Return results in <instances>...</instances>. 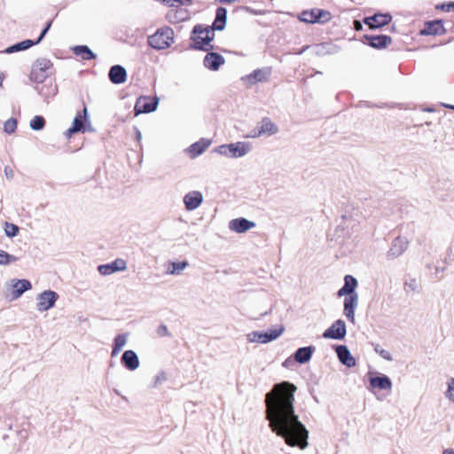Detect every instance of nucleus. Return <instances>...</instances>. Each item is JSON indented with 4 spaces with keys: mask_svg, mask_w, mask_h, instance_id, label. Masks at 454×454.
Wrapping results in <instances>:
<instances>
[{
    "mask_svg": "<svg viewBox=\"0 0 454 454\" xmlns=\"http://www.w3.org/2000/svg\"><path fill=\"white\" fill-rule=\"evenodd\" d=\"M296 390L297 387L289 381L275 384L265 395V418L270 430L288 446L304 450L309 445V430L295 413Z\"/></svg>",
    "mask_w": 454,
    "mask_h": 454,
    "instance_id": "1",
    "label": "nucleus"
},
{
    "mask_svg": "<svg viewBox=\"0 0 454 454\" xmlns=\"http://www.w3.org/2000/svg\"><path fill=\"white\" fill-rule=\"evenodd\" d=\"M192 33L195 35L192 38L193 49L207 51L214 48L210 43L213 41L215 34L209 26L204 27L201 25H197L193 27Z\"/></svg>",
    "mask_w": 454,
    "mask_h": 454,
    "instance_id": "2",
    "label": "nucleus"
},
{
    "mask_svg": "<svg viewBox=\"0 0 454 454\" xmlns=\"http://www.w3.org/2000/svg\"><path fill=\"white\" fill-rule=\"evenodd\" d=\"M252 147L247 142L239 141L227 145H221L215 148L214 152L227 158H241L246 156Z\"/></svg>",
    "mask_w": 454,
    "mask_h": 454,
    "instance_id": "3",
    "label": "nucleus"
},
{
    "mask_svg": "<svg viewBox=\"0 0 454 454\" xmlns=\"http://www.w3.org/2000/svg\"><path fill=\"white\" fill-rule=\"evenodd\" d=\"M174 43V31L168 27L158 29L148 37V44L156 50L168 48Z\"/></svg>",
    "mask_w": 454,
    "mask_h": 454,
    "instance_id": "4",
    "label": "nucleus"
},
{
    "mask_svg": "<svg viewBox=\"0 0 454 454\" xmlns=\"http://www.w3.org/2000/svg\"><path fill=\"white\" fill-rule=\"evenodd\" d=\"M284 325H279L278 328L271 329L265 333L254 331L247 335V339L251 343L258 342L265 344L277 340L284 333Z\"/></svg>",
    "mask_w": 454,
    "mask_h": 454,
    "instance_id": "5",
    "label": "nucleus"
},
{
    "mask_svg": "<svg viewBox=\"0 0 454 454\" xmlns=\"http://www.w3.org/2000/svg\"><path fill=\"white\" fill-rule=\"evenodd\" d=\"M52 64L50 59L42 58L35 60L33 64L31 71V79L36 82H43L48 76L47 71L51 67Z\"/></svg>",
    "mask_w": 454,
    "mask_h": 454,
    "instance_id": "6",
    "label": "nucleus"
},
{
    "mask_svg": "<svg viewBox=\"0 0 454 454\" xmlns=\"http://www.w3.org/2000/svg\"><path fill=\"white\" fill-rule=\"evenodd\" d=\"M298 18L305 23L325 22L331 19V14L325 10L312 9L301 12Z\"/></svg>",
    "mask_w": 454,
    "mask_h": 454,
    "instance_id": "7",
    "label": "nucleus"
},
{
    "mask_svg": "<svg viewBox=\"0 0 454 454\" xmlns=\"http://www.w3.org/2000/svg\"><path fill=\"white\" fill-rule=\"evenodd\" d=\"M59 299V294L51 290H46L41 293L37 297V304L36 309L40 312H44L53 308L57 300Z\"/></svg>",
    "mask_w": 454,
    "mask_h": 454,
    "instance_id": "8",
    "label": "nucleus"
},
{
    "mask_svg": "<svg viewBox=\"0 0 454 454\" xmlns=\"http://www.w3.org/2000/svg\"><path fill=\"white\" fill-rule=\"evenodd\" d=\"M346 333L345 322L341 319H338L324 332L323 337L325 339L342 340L346 336Z\"/></svg>",
    "mask_w": 454,
    "mask_h": 454,
    "instance_id": "9",
    "label": "nucleus"
},
{
    "mask_svg": "<svg viewBox=\"0 0 454 454\" xmlns=\"http://www.w3.org/2000/svg\"><path fill=\"white\" fill-rule=\"evenodd\" d=\"M158 98H148L145 97H140L135 105L136 115L140 114H148L156 110L158 106Z\"/></svg>",
    "mask_w": 454,
    "mask_h": 454,
    "instance_id": "10",
    "label": "nucleus"
},
{
    "mask_svg": "<svg viewBox=\"0 0 454 454\" xmlns=\"http://www.w3.org/2000/svg\"><path fill=\"white\" fill-rule=\"evenodd\" d=\"M127 269L125 260L118 258L110 263L101 264L98 267V272L103 276L111 275L117 271H123Z\"/></svg>",
    "mask_w": 454,
    "mask_h": 454,
    "instance_id": "11",
    "label": "nucleus"
},
{
    "mask_svg": "<svg viewBox=\"0 0 454 454\" xmlns=\"http://www.w3.org/2000/svg\"><path fill=\"white\" fill-rule=\"evenodd\" d=\"M344 309L343 313L347 319L355 324V309L358 305V294H354L353 295L345 296L344 298Z\"/></svg>",
    "mask_w": 454,
    "mask_h": 454,
    "instance_id": "12",
    "label": "nucleus"
},
{
    "mask_svg": "<svg viewBox=\"0 0 454 454\" xmlns=\"http://www.w3.org/2000/svg\"><path fill=\"white\" fill-rule=\"evenodd\" d=\"M392 20V17L388 13H376L372 16L365 17L364 23L370 28L375 29L387 25Z\"/></svg>",
    "mask_w": 454,
    "mask_h": 454,
    "instance_id": "13",
    "label": "nucleus"
},
{
    "mask_svg": "<svg viewBox=\"0 0 454 454\" xmlns=\"http://www.w3.org/2000/svg\"><path fill=\"white\" fill-rule=\"evenodd\" d=\"M203 202V195L199 191H192L184 197V203L188 211L197 209Z\"/></svg>",
    "mask_w": 454,
    "mask_h": 454,
    "instance_id": "14",
    "label": "nucleus"
},
{
    "mask_svg": "<svg viewBox=\"0 0 454 454\" xmlns=\"http://www.w3.org/2000/svg\"><path fill=\"white\" fill-rule=\"evenodd\" d=\"M370 386L372 390H385L388 393L391 392L392 389V381L391 380L383 374L371 377L369 379Z\"/></svg>",
    "mask_w": 454,
    "mask_h": 454,
    "instance_id": "15",
    "label": "nucleus"
},
{
    "mask_svg": "<svg viewBox=\"0 0 454 454\" xmlns=\"http://www.w3.org/2000/svg\"><path fill=\"white\" fill-rule=\"evenodd\" d=\"M12 286V300H16L20 297L26 291L31 289V283L27 279H12L11 282Z\"/></svg>",
    "mask_w": 454,
    "mask_h": 454,
    "instance_id": "16",
    "label": "nucleus"
},
{
    "mask_svg": "<svg viewBox=\"0 0 454 454\" xmlns=\"http://www.w3.org/2000/svg\"><path fill=\"white\" fill-rule=\"evenodd\" d=\"M271 74L270 67L259 68L249 74L248 75L243 77L244 81L248 82L250 84H254L256 82H262L268 80L269 76Z\"/></svg>",
    "mask_w": 454,
    "mask_h": 454,
    "instance_id": "17",
    "label": "nucleus"
},
{
    "mask_svg": "<svg viewBox=\"0 0 454 454\" xmlns=\"http://www.w3.org/2000/svg\"><path fill=\"white\" fill-rule=\"evenodd\" d=\"M254 227L255 223L243 217L233 219L229 223L230 230L237 233H244Z\"/></svg>",
    "mask_w": 454,
    "mask_h": 454,
    "instance_id": "18",
    "label": "nucleus"
},
{
    "mask_svg": "<svg viewBox=\"0 0 454 454\" xmlns=\"http://www.w3.org/2000/svg\"><path fill=\"white\" fill-rule=\"evenodd\" d=\"M357 286V280L351 275H346L344 278V285L338 291L337 295L339 297L341 296H348L353 295L356 293V288Z\"/></svg>",
    "mask_w": 454,
    "mask_h": 454,
    "instance_id": "19",
    "label": "nucleus"
},
{
    "mask_svg": "<svg viewBox=\"0 0 454 454\" xmlns=\"http://www.w3.org/2000/svg\"><path fill=\"white\" fill-rule=\"evenodd\" d=\"M121 362L129 371H135L139 367L138 356L133 350H126L121 357Z\"/></svg>",
    "mask_w": 454,
    "mask_h": 454,
    "instance_id": "20",
    "label": "nucleus"
},
{
    "mask_svg": "<svg viewBox=\"0 0 454 454\" xmlns=\"http://www.w3.org/2000/svg\"><path fill=\"white\" fill-rule=\"evenodd\" d=\"M204 66L213 71H216L224 64V59L216 52H208L204 58Z\"/></svg>",
    "mask_w": 454,
    "mask_h": 454,
    "instance_id": "21",
    "label": "nucleus"
},
{
    "mask_svg": "<svg viewBox=\"0 0 454 454\" xmlns=\"http://www.w3.org/2000/svg\"><path fill=\"white\" fill-rule=\"evenodd\" d=\"M336 353L340 362L347 367L350 368L356 365V359L351 356L350 351L347 346H338L336 348Z\"/></svg>",
    "mask_w": 454,
    "mask_h": 454,
    "instance_id": "22",
    "label": "nucleus"
},
{
    "mask_svg": "<svg viewBox=\"0 0 454 454\" xmlns=\"http://www.w3.org/2000/svg\"><path fill=\"white\" fill-rule=\"evenodd\" d=\"M108 76L113 83L121 84L126 81L127 72L123 67L115 65L110 68Z\"/></svg>",
    "mask_w": 454,
    "mask_h": 454,
    "instance_id": "23",
    "label": "nucleus"
},
{
    "mask_svg": "<svg viewBox=\"0 0 454 454\" xmlns=\"http://www.w3.org/2000/svg\"><path fill=\"white\" fill-rule=\"evenodd\" d=\"M82 114L83 116L81 114L75 116L72 127L67 130V136L68 137H70L74 133L84 131L83 119L86 120L88 117V111L86 107L83 108Z\"/></svg>",
    "mask_w": 454,
    "mask_h": 454,
    "instance_id": "24",
    "label": "nucleus"
},
{
    "mask_svg": "<svg viewBox=\"0 0 454 454\" xmlns=\"http://www.w3.org/2000/svg\"><path fill=\"white\" fill-rule=\"evenodd\" d=\"M315 351V348L312 346L299 348L294 354V360L299 364L308 363Z\"/></svg>",
    "mask_w": 454,
    "mask_h": 454,
    "instance_id": "25",
    "label": "nucleus"
},
{
    "mask_svg": "<svg viewBox=\"0 0 454 454\" xmlns=\"http://www.w3.org/2000/svg\"><path fill=\"white\" fill-rule=\"evenodd\" d=\"M364 38L368 41V44L372 48L380 49L384 48L391 43V37L387 35H365Z\"/></svg>",
    "mask_w": 454,
    "mask_h": 454,
    "instance_id": "26",
    "label": "nucleus"
},
{
    "mask_svg": "<svg viewBox=\"0 0 454 454\" xmlns=\"http://www.w3.org/2000/svg\"><path fill=\"white\" fill-rule=\"evenodd\" d=\"M210 145V141L207 139H200V141L193 143L188 147V153L191 155V158H196L202 154L207 147Z\"/></svg>",
    "mask_w": 454,
    "mask_h": 454,
    "instance_id": "27",
    "label": "nucleus"
},
{
    "mask_svg": "<svg viewBox=\"0 0 454 454\" xmlns=\"http://www.w3.org/2000/svg\"><path fill=\"white\" fill-rule=\"evenodd\" d=\"M258 129L262 136H273L278 132V126L269 118H263L260 122Z\"/></svg>",
    "mask_w": 454,
    "mask_h": 454,
    "instance_id": "28",
    "label": "nucleus"
},
{
    "mask_svg": "<svg viewBox=\"0 0 454 454\" xmlns=\"http://www.w3.org/2000/svg\"><path fill=\"white\" fill-rule=\"evenodd\" d=\"M73 53L80 57L82 60H91L96 59L97 55L87 45H76L72 48Z\"/></svg>",
    "mask_w": 454,
    "mask_h": 454,
    "instance_id": "29",
    "label": "nucleus"
},
{
    "mask_svg": "<svg viewBox=\"0 0 454 454\" xmlns=\"http://www.w3.org/2000/svg\"><path fill=\"white\" fill-rule=\"evenodd\" d=\"M443 26L441 20L431 21L426 24L422 34L425 35H440L443 32Z\"/></svg>",
    "mask_w": 454,
    "mask_h": 454,
    "instance_id": "30",
    "label": "nucleus"
},
{
    "mask_svg": "<svg viewBox=\"0 0 454 454\" xmlns=\"http://www.w3.org/2000/svg\"><path fill=\"white\" fill-rule=\"evenodd\" d=\"M34 45H36L35 41L27 39V40H24L22 42H20L18 43H15L13 45L8 47L5 50V52L6 53H13V52L20 51H25Z\"/></svg>",
    "mask_w": 454,
    "mask_h": 454,
    "instance_id": "31",
    "label": "nucleus"
},
{
    "mask_svg": "<svg viewBox=\"0 0 454 454\" xmlns=\"http://www.w3.org/2000/svg\"><path fill=\"white\" fill-rule=\"evenodd\" d=\"M186 262H171L167 270V273L170 275H179L186 267Z\"/></svg>",
    "mask_w": 454,
    "mask_h": 454,
    "instance_id": "32",
    "label": "nucleus"
},
{
    "mask_svg": "<svg viewBox=\"0 0 454 454\" xmlns=\"http://www.w3.org/2000/svg\"><path fill=\"white\" fill-rule=\"evenodd\" d=\"M29 126L33 130H41L45 126V120L43 116L36 115L30 121Z\"/></svg>",
    "mask_w": 454,
    "mask_h": 454,
    "instance_id": "33",
    "label": "nucleus"
},
{
    "mask_svg": "<svg viewBox=\"0 0 454 454\" xmlns=\"http://www.w3.org/2000/svg\"><path fill=\"white\" fill-rule=\"evenodd\" d=\"M18 261V258L8 254L4 250H0V265H9Z\"/></svg>",
    "mask_w": 454,
    "mask_h": 454,
    "instance_id": "34",
    "label": "nucleus"
},
{
    "mask_svg": "<svg viewBox=\"0 0 454 454\" xmlns=\"http://www.w3.org/2000/svg\"><path fill=\"white\" fill-rule=\"evenodd\" d=\"M4 232H5V235L7 237L13 238V237L18 235V233H19V227L16 224H14V223H11L5 222V223H4Z\"/></svg>",
    "mask_w": 454,
    "mask_h": 454,
    "instance_id": "35",
    "label": "nucleus"
},
{
    "mask_svg": "<svg viewBox=\"0 0 454 454\" xmlns=\"http://www.w3.org/2000/svg\"><path fill=\"white\" fill-rule=\"evenodd\" d=\"M445 397L454 403V378H450L447 381V390L444 393Z\"/></svg>",
    "mask_w": 454,
    "mask_h": 454,
    "instance_id": "36",
    "label": "nucleus"
},
{
    "mask_svg": "<svg viewBox=\"0 0 454 454\" xmlns=\"http://www.w3.org/2000/svg\"><path fill=\"white\" fill-rule=\"evenodd\" d=\"M17 129V121L16 119L10 118L4 124V130L8 134L13 133Z\"/></svg>",
    "mask_w": 454,
    "mask_h": 454,
    "instance_id": "37",
    "label": "nucleus"
},
{
    "mask_svg": "<svg viewBox=\"0 0 454 454\" xmlns=\"http://www.w3.org/2000/svg\"><path fill=\"white\" fill-rule=\"evenodd\" d=\"M128 335H129L128 333H121V334L116 335L114 340V345L115 347L122 348L127 343Z\"/></svg>",
    "mask_w": 454,
    "mask_h": 454,
    "instance_id": "38",
    "label": "nucleus"
},
{
    "mask_svg": "<svg viewBox=\"0 0 454 454\" xmlns=\"http://www.w3.org/2000/svg\"><path fill=\"white\" fill-rule=\"evenodd\" d=\"M419 284L416 279H411L410 281L404 282V290L407 293L418 291Z\"/></svg>",
    "mask_w": 454,
    "mask_h": 454,
    "instance_id": "39",
    "label": "nucleus"
},
{
    "mask_svg": "<svg viewBox=\"0 0 454 454\" xmlns=\"http://www.w3.org/2000/svg\"><path fill=\"white\" fill-rule=\"evenodd\" d=\"M374 351L386 360H392L389 351L381 348L379 344L374 346Z\"/></svg>",
    "mask_w": 454,
    "mask_h": 454,
    "instance_id": "40",
    "label": "nucleus"
},
{
    "mask_svg": "<svg viewBox=\"0 0 454 454\" xmlns=\"http://www.w3.org/2000/svg\"><path fill=\"white\" fill-rule=\"evenodd\" d=\"M219 20L225 21L227 20V10L223 7H218L215 12V18Z\"/></svg>",
    "mask_w": 454,
    "mask_h": 454,
    "instance_id": "41",
    "label": "nucleus"
},
{
    "mask_svg": "<svg viewBox=\"0 0 454 454\" xmlns=\"http://www.w3.org/2000/svg\"><path fill=\"white\" fill-rule=\"evenodd\" d=\"M225 25H226V22L225 21H223V20H219L217 19H215L212 26H209V28L212 29V31L214 32L215 30H218V31H221V30H223L224 27H225Z\"/></svg>",
    "mask_w": 454,
    "mask_h": 454,
    "instance_id": "42",
    "label": "nucleus"
},
{
    "mask_svg": "<svg viewBox=\"0 0 454 454\" xmlns=\"http://www.w3.org/2000/svg\"><path fill=\"white\" fill-rule=\"evenodd\" d=\"M157 334L160 337L170 336V333L168 332L167 325L163 324L157 328Z\"/></svg>",
    "mask_w": 454,
    "mask_h": 454,
    "instance_id": "43",
    "label": "nucleus"
},
{
    "mask_svg": "<svg viewBox=\"0 0 454 454\" xmlns=\"http://www.w3.org/2000/svg\"><path fill=\"white\" fill-rule=\"evenodd\" d=\"M167 380V376L164 372H160L154 378L153 387H157Z\"/></svg>",
    "mask_w": 454,
    "mask_h": 454,
    "instance_id": "44",
    "label": "nucleus"
},
{
    "mask_svg": "<svg viewBox=\"0 0 454 454\" xmlns=\"http://www.w3.org/2000/svg\"><path fill=\"white\" fill-rule=\"evenodd\" d=\"M437 8L448 12H454V4L452 2L442 4Z\"/></svg>",
    "mask_w": 454,
    "mask_h": 454,
    "instance_id": "45",
    "label": "nucleus"
},
{
    "mask_svg": "<svg viewBox=\"0 0 454 454\" xmlns=\"http://www.w3.org/2000/svg\"><path fill=\"white\" fill-rule=\"evenodd\" d=\"M51 26V21H49L47 23V25L45 26V27L41 32L38 39L35 41V44H38L43 40V38L45 36V35L47 34L48 30L50 29Z\"/></svg>",
    "mask_w": 454,
    "mask_h": 454,
    "instance_id": "46",
    "label": "nucleus"
},
{
    "mask_svg": "<svg viewBox=\"0 0 454 454\" xmlns=\"http://www.w3.org/2000/svg\"><path fill=\"white\" fill-rule=\"evenodd\" d=\"M262 137V134L259 130V129H252L247 136L246 137H248V138H257V137Z\"/></svg>",
    "mask_w": 454,
    "mask_h": 454,
    "instance_id": "47",
    "label": "nucleus"
},
{
    "mask_svg": "<svg viewBox=\"0 0 454 454\" xmlns=\"http://www.w3.org/2000/svg\"><path fill=\"white\" fill-rule=\"evenodd\" d=\"M4 174H5V176H6V177L8 179H12L13 178L14 173H13V170L11 168L5 167L4 168Z\"/></svg>",
    "mask_w": 454,
    "mask_h": 454,
    "instance_id": "48",
    "label": "nucleus"
},
{
    "mask_svg": "<svg viewBox=\"0 0 454 454\" xmlns=\"http://www.w3.org/2000/svg\"><path fill=\"white\" fill-rule=\"evenodd\" d=\"M409 242L407 240H399V251L407 249Z\"/></svg>",
    "mask_w": 454,
    "mask_h": 454,
    "instance_id": "49",
    "label": "nucleus"
},
{
    "mask_svg": "<svg viewBox=\"0 0 454 454\" xmlns=\"http://www.w3.org/2000/svg\"><path fill=\"white\" fill-rule=\"evenodd\" d=\"M134 131H135V136H136V140L137 142H140L141 141V138H142V133L141 131L139 130L138 128L137 127H134Z\"/></svg>",
    "mask_w": 454,
    "mask_h": 454,
    "instance_id": "50",
    "label": "nucleus"
},
{
    "mask_svg": "<svg viewBox=\"0 0 454 454\" xmlns=\"http://www.w3.org/2000/svg\"><path fill=\"white\" fill-rule=\"evenodd\" d=\"M121 350V348H118V347H115L114 345L113 346V350H112V354L111 356H115L119 354V352Z\"/></svg>",
    "mask_w": 454,
    "mask_h": 454,
    "instance_id": "51",
    "label": "nucleus"
},
{
    "mask_svg": "<svg viewBox=\"0 0 454 454\" xmlns=\"http://www.w3.org/2000/svg\"><path fill=\"white\" fill-rule=\"evenodd\" d=\"M354 27L356 30H361L362 29V24L358 20L354 21Z\"/></svg>",
    "mask_w": 454,
    "mask_h": 454,
    "instance_id": "52",
    "label": "nucleus"
},
{
    "mask_svg": "<svg viewBox=\"0 0 454 454\" xmlns=\"http://www.w3.org/2000/svg\"><path fill=\"white\" fill-rule=\"evenodd\" d=\"M442 454H454V449H446L443 450Z\"/></svg>",
    "mask_w": 454,
    "mask_h": 454,
    "instance_id": "53",
    "label": "nucleus"
},
{
    "mask_svg": "<svg viewBox=\"0 0 454 454\" xmlns=\"http://www.w3.org/2000/svg\"><path fill=\"white\" fill-rule=\"evenodd\" d=\"M388 257L391 259H395V253H394L393 249H390V251L388 253Z\"/></svg>",
    "mask_w": 454,
    "mask_h": 454,
    "instance_id": "54",
    "label": "nucleus"
},
{
    "mask_svg": "<svg viewBox=\"0 0 454 454\" xmlns=\"http://www.w3.org/2000/svg\"><path fill=\"white\" fill-rule=\"evenodd\" d=\"M4 79V74L3 73H0V87L3 85V81Z\"/></svg>",
    "mask_w": 454,
    "mask_h": 454,
    "instance_id": "55",
    "label": "nucleus"
},
{
    "mask_svg": "<svg viewBox=\"0 0 454 454\" xmlns=\"http://www.w3.org/2000/svg\"><path fill=\"white\" fill-rule=\"evenodd\" d=\"M445 107L454 110V106L452 105H444Z\"/></svg>",
    "mask_w": 454,
    "mask_h": 454,
    "instance_id": "56",
    "label": "nucleus"
},
{
    "mask_svg": "<svg viewBox=\"0 0 454 454\" xmlns=\"http://www.w3.org/2000/svg\"><path fill=\"white\" fill-rule=\"evenodd\" d=\"M385 106H388V107H391V108H394V107H395V106H394V105H390V106H388L387 104H385Z\"/></svg>",
    "mask_w": 454,
    "mask_h": 454,
    "instance_id": "57",
    "label": "nucleus"
},
{
    "mask_svg": "<svg viewBox=\"0 0 454 454\" xmlns=\"http://www.w3.org/2000/svg\"><path fill=\"white\" fill-rule=\"evenodd\" d=\"M163 2H167V3H169V1H168V0H163Z\"/></svg>",
    "mask_w": 454,
    "mask_h": 454,
    "instance_id": "58",
    "label": "nucleus"
},
{
    "mask_svg": "<svg viewBox=\"0 0 454 454\" xmlns=\"http://www.w3.org/2000/svg\"><path fill=\"white\" fill-rule=\"evenodd\" d=\"M454 4V2H452Z\"/></svg>",
    "mask_w": 454,
    "mask_h": 454,
    "instance_id": "59",
    "label": "nucleus"
}]
</instances>
